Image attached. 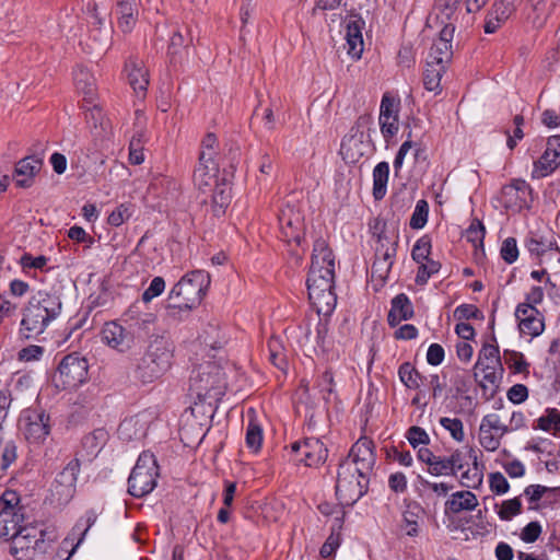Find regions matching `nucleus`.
Segmentation results:
<instances>
[{
	"label": "nucleus",
	"instance_id": "1",
	"mask_svg": "<svg viewBox=\"0 0 560 560\" xmlns=\"http://www.w3.org/2000/svg\"><path fill=\"white\" fill-rule=\"evenodd\" d=\"M175 360L174 341L164 335H153L133 370L142 385L152 384L168 373Z\"/></svg>",
	"mask_w": 560,
	"mask_h": 560
},
{
	"label": "nucleus",
	"instance_id": "2",
	"mask_svg": "<svg viewBox=\"0 0 560 560\" xmlns=\"http://www.w3.org/2000/svg\"><path fill=\"white\" fill-rule=\"evenodd\" d=\"M57 538L55 528L44 523L28 522L11 539L10 553L18 560H32L36 555H44Z\"/></svg>",
	"mask_w": 560,
	"mask_h": 560
},
{
	"label": "nucleus",
	"instance_id": "3",
	"mask_svg": "<svg viewBox=\"0 0 560 560\" xmlns=\"http://www.w3.org/2000/svg\"><path fill=\"white\" fill-rule=\"evenodd\" d=\"M189 395L196 404H209L220 400L225 394L223 372L213 363L200 364L189 376Z\"/></svg>",
	"mask_w": 560,
	"mask_h": 560
},
{
	"label": "nucleus",
	"instance_id": "4",
	"mask_svg": "<svg viewBox=\"0 0 560 560\" xmlns=\"http://www.w3.org/2000/svg\"><path fill=\"white\" fill-rule=\"evenodd\" d=\"M370 477H363L350 460L338 467L336 497L342 506H353L369 490Z\"/></svg>",
	"mask_w": 560,
	"mask_h": 560
},
{
	"label": "nucleus",
	"instance_id": "5",
	"mask_svg": "<svg viewBox=\"0 0 560 560\" xmlns=\"http://www.w3.org/2000/svg\"><path fill=\"white\" fill-rule=\"evenodd\" d=\"M372 125L373 119L370 115H361L343 137L339 153L346 163L355 164L372 151V141L369 135Z\"/></svg>",
	"mask_w": 560,
	"mask_h": 560
},
{
	"label": "nucleus",
	"instance_id": "6",
	"mask_svg": "<svg viewBox=\"0 0 560 560\" xmlns=\"http://www.w3.org/2000/svg\"><path fill=\"white\" fill-rule=\"evenodd\" d=\"M160 468L156 457L150 451L142 452L128 478V493L133 498H143L156 487Z\"/></svg>",
	"mask_w": 560,
	"mask_h": 560
},
{
	"label": "nucleus",
	"instance_id": "7",
	"mask_svg": "<svg viewBox=\"0 0 560 560\" xmlns=\"http://www.w3.org/2000/svg\"><path fill=\"white\" fill-rule=\"evenodd\" d=\"M19 429L31 444H43L51 432V418L40 406H32L21 411Z\"/></svg>",
	"mask_w": 560,
	"mask_h": 560
},
{
	"label": "nucleus",
	"instance_id": "8",
	"mask_svg": "<svg viewBox=\"0 0 560 560\" xmlns=\"http://www.w3.org/2000/svg\"><path fill=\"white\" fill-rule=\"evenodd\" d=\"M88 374V360L77 353H70L60 361L54 381L61 389H75L86 382Z\"/></svg>",
	"mask_w": 560,
	"mask_h": 560
},
{
	"label": "nucleus",
	"instance_id": "9",
	"mask_svg": "<svg viewBox=\"0 0 560 560\" xmlns=\"http://www.w3.org/2000/svg\"><path fill=\"white\" fill-rule=\"evenodd\" d=\"M335 257L328 243L319 237L314 242L307 280H335Z\"/></svg>",
	"mask_w": 560,
	"mask_h": 560
},
{
	"label": "nucleus",
	"instance_id": "10",
	"mask_svg": "<svg viewBox=\"0 0 560 560\" xmlns=\"http://www.w3.org/2000/svg\"><path fill=\"white\" fill-rule=\"evenodd\" d=\"M290 452L306 467L317 468L328 457V448L318 438H304L290 444Z\"/></svg>",
	"mask_w": 560,
	"mask_h": 560
},
{
	"label": "nucleus",
	"instance_id": "11",
	"mask_svg": "<svg viewBox=\"0 0 560 560\" xmlns=\"http://www.w3.org/2000/svg\"><path fill=\"white\" fill-rule=\"evenodd\" d=\"M278 221L282 238L288 242L301 244L304 218L298 205L288 201L278 214Z\"/></svg>",
	"mask_w": 560,
	"mask_h": 560
},
{
	"label": "nucleus",
	"instance_id": "12",
	"mask_svg": "<svg viewBox=\"0 0 560 560\" xmlns=\"http://www.w3.org/2000/svg\"><path fill=\"white\" fill-rule=\"evenodd\" d=\"M121 322L132 335L136 345L138 340L153 336L158 316L150 312H139L137 306H131L122 316Z\"/></svg>",
	"mask_w": 560,
	"mask_h": 560
},
{
	"label": "nucleus",
	"instance_id": "13",
	"mask_svg": "<svg viewBox=\"0 0 560 560\" xmlns=\"http://www.w3.org/2000/svg\"><path fill=\"white\" fill-rule=\"evenodd\" d=\"M54 320L42 308L35 306L34 303L27 302L22 313L20 336L24 339H36Z\"/></svg>",
	"mask_w": 560,
	"mask_h": 560
},
{
	"label": "nucleus",
	"instance_id": "14",
	"mask_svg": "<svg viewBox=\"0 0 560 560\" xmlns=\"http://www.w3.org/2000/svg\"><path fill=\"white\" fill-rule=\"evenodd\" d=\"M206 287L202 282H175L170 292V300L173 301V307L178 310H191L196 307L206 294Z\"/></svg>",
	"mask_w": 560,
	"mask_h": 560
},
{
	"label": "nucleus",
	"instance_id": "15",
	"mask_svg": "<svg viewBox=\"0 0 560 560\" xmlns=\"http://www.w3.org/2000/svg\"><path fill=\"white\" fill-rule=\"evenodd\" d=\"M376 259L371 268L373 280H387L393 265V257L396 254V241L392 242L385 231L377 235Z\"/></svg>",
	"mask_w": 560,
	"mask_h": 560
},
{
	"label": "nucleus",
	"instance_id": "16",
	"mask_svg": "<svg viewBox=\"0 0 560 560\" xmlns=\"http://www.w3.org/2000/svg\"><path fill=\"white\" fill-rule=\"evenodd\" d=\"M308 299L318 315L330 316L337 305L335 282H305Z\"/></svg>",
	"mask_w": 560,
	"mask_h": 560
},
{
	"label": "nucleus",
	"instance_id": "17",
	"mask_svg": "<svg viewBox=\"0 0 560 560\" xmlns=\"http://www.w3.org/2000/svg\"><path fill=\"white\" fill-rule=\"evenodd\" d=\"M375 445L368 438H360L343 460H350L363 477H371L376 462Z\"/></svg>",
	"mask_w": 560,
	"mask_h": 560
},
{
	"label": "nucleus",
	"instance_id": "18",
	"mask_svg": "<svg viewBox=\"0 0 560 560\" xmlns=\"http://www.w3.org/2000/svg\"><path fill=\"white\" fill-rule=\"evenodd\" d=\"M101 339L106 346L120 353L128 352L135 347L132 335L121 319L105 323L101 330Z\"/></svg>",
	"mask_w": 560,
	"mask_h": 560
},
{
	"label": "nucleus",
	"instance_id": "19",
	"mask_svg": "<svg viewBox=\"0 0 560 560\" xmlns=\"http://www.w3.org/2000/svg\"><path fill=\"white\" fill-rule=\"evenodd\" d=\"M73 81L79 93L83 95L86 110L96 119L101 115V108L95 101V79L84 67L78 66L73 71Z\"/></svg>",
	"mask_w": 560,
	"mask_h": 560
},
{
	"label": "nucleus",
	"instance_id": "20",
	"mask_svg": "<svg viewBox=\"0 0 560 560\" xmlns=\"http://www.w3.org/2000/svg\"><path fill=\"white\" fill-rule=\"evenodd\" d=\"M515 318L518 322L521 334L532 338L538 337L544 332V315L529 304H518L515 308Z\"/></svg>",
	"mask_w": 560,
	"mask_h": 560
},
{
	"label": "nucleus",
	"instance_id": "21",
	"mask_svg": "<svg viewBox=\"0 0 560 560\" xmlns=\"http://www.w3.org/2000/svg\"><path fill=\"white\" fill-rule=\"evenodd\" d=\"M97 514L94 510H88L83 517H81L72 528V535L78 534L79 538L73 544V538L67 537L63 539L60 549L58 550L57 557L61 560H70L77 548L84 540V537L89 529L95 524Z\"/></svg>",
	"mask_w": 560,
	"mask_h": 560
},
{
	"label": "nucleus",
	"instance_id": "22",
	"mask_svg": "<svg viewBox=\"0 0 560 560\" xmlns=\"http://www.w3.org/2000/svg\"><path fill=\"white\" fill-rule=\"evenodd\" d=\"M560 165V135L551 136L547 140L544 154L534 163L533 177L541 178L550 175Z\"/></svg>",
	"mask_w": 560,
	"mask_h": 560
},
{
	"label": "nucleus",
	"instance_id": "23",
	"mask_svg": "<svg viewBox=\"0 0 560 560\" xmlns=\"http://www.w3.org/2000/svg\"><path fill=\"white\" fill-rule=\"evenodd\" d=\"M81 463L78 458L71 459L57 475L55 490L59 499L68 502L75 493V485L80 472Z\"/></svg>",
	"mask_w": 560,
	"mask_h": 560
},
{
	"label": "nucleus",
	"instance_id": "24",
	"mask_svg": "<svg viewBox=\"0 0 560 560\" xmlns=\"http://www.w3.org/2000/svg\"><path fill=\"white\" fill-rule=\"evenodd\" d=\"M455 26L452 23L445 24L440 32V37L433 43L428 61L444 66L451 61L453 56L452 39Z\"/></svg>",
	"mask_w": 560,
	"mask_h": 560
},
{
	"label": "nucleus",
	"instance_id": "25",
	"mask_svg": "<svg viewBox=\"0 0 560 560\" xmlns=\"http://www.w3.org/2000/svg\"><path fill=\"white\" fill-rule=\"evenodd\" d=\"M219 171L218 163L212 159V153H200L199 163L194 172V183L196 187L206 192L218 183L217 174Z\"/></svg>",
	"mask_w": 560,
	"mask_h": 560
},
{
	"label": "nucleus",
	"instance_id": "26",
	"mask_svg": "<svg viewBox=\"0 0 560 560\" xmlns=\"http://www.w3.org/2000/svg\"><path fill=\"white\" fill-rule=\"evenodd\" d=\"M530 186L523 179H514L503 186L502 201L506 209L521 210L527 205V196L530 195Z\"/></svg>",
	"mask_w": 560,
	"mask_h": 560
},
{
	"label": "nucleus",
	"instance_id": "27",
	"mask_svg": "<svg viewBox=\"0 0 560 560\" xmlns=\"http://www.w3.org/2000/svg\"><path fill=\"white\" fill-rule=\"evenodd\" d=\"M43 165L42 159L30 155L20 160L14 168L13 180L20 188H28L34 184L36 174L40 171Z\"/></svg>",
	"mask_w": 560,
	"mask_h": 560
},
{
	"label": "nucleus",
	"instance_id": "28",
	"mask_svg": "<svg viewBox=\"0 0 560 560\" xmlns=\"http://www.w3.org/2000/svg\"><path fill=\"white\" fill-rule=\"evenodd\" d=\"M90 284V293L85 301V308L90 312L96 307L109 305L115 298L114 282H88Z\"/></svg>",
	"mask_w": 560,
	"mask_h": 560
},
{
	"label": "nucleus",
	"instance_id": "29",
	"mask_svg": "<svg viewBox=\"0 0 560 560\" xmlns=\"http://www.w3.org/2000/svg\"><path fill=\"white\" fill-rule=\"evenodd\" d=\"M363 26L364 21L357 15L351 16L346 24V48L353 59H359L363 52Z\"/></svg>",
	"mask_w": 560,
	"mask_h": 560
},
{
	"label": "nucleus",
	"instance_id": "30",
	"mask_svg": "<svg viewBox=\"0 0 560 560\" xmlns=\"http://www.w3.org/2000/svg\"><path fill=\"white\" fill-rule=\"evenodd\" d=\"M525 246L532 255L540 257L542 262L547 259H556L560 262V250L551 240L532 235L526 240Z\"/></svg>",
	"mask_w": 560,
	"mask_h": 560
},
{
	"label": "nucleus",
	"instance_id": "31",
	"mask_svg": "<svg viewBox=\"0 0 560 560\" xmlns=\"http://www.w3.org/2000/svg\"><path fill=\"white\" fill-rule=\"evenodd\" d=\"M415 315L412 303L405 293H399L392 300V306L387 315L390 327L397 326L401 320H408Z\"/></svg>",
	"mask_w": 560,
	"mask_h": 560
},
{
	"label": "nucleus",
	"instance_id": "32",
	"mask_svg": "<svg viewBox=\"0 0 560 560\" xmlns=\"http://www.w3.org/2000/svg\"><path fill=\"white\" fill-rule=\"evenodd\" d=\"M28 302L34 303L35 306L42 308L44 313L56 319L62 308L60 296L56 292L38 291L34 294Z\"/></svg>",
	"mask_w": 560,
	"mask_h": 560
},
{
	"label": "nucleus",
	"instance_id": "33",
	"mask_svg": "<svg viewBox=\"0 0 560 560\" xmlns=\"http://www.w3.org/2000/svg\"><path fill=\"white\" fill-rule=\"evenodd\" d=\"M264 441L262 427L257 419L256 411L249 408L247 411V427L245 434V444L254 453H258Z\"/></svg>",
	"mask_w": 560,
	"mask_h": 560
},
{
	"label": "nucleus",
	"instance_id": "34",
	"mask_svg": "<svg viewBox=\"0 0 560 560\" xmlns=\"http://www.w3.org/2000/svg\"><path fill=\"white\" fill-rule=\"evenodd\" d=\"M28 522L25 513L10 514L9 512H0V538L10 541L19 534L20 528Z\"/></svg>",
	"mask_w": 560,
	"mask_h": 560
},
{
	"label": "nucleus",
	"instance_id": "35",
	"mask_svg": "<svg viewBox=\"0 0 560 560\" xmlns=\"http://www.w3.org/2000/svg\"><path fill=\"white\" fill-rule=\"evenodd\" d=\"M117 13L119 14L118 26L129 33L138 20V4L136 0H117Z\"/></svg>",
	"mask_w": 560,
	"mask_h": 560
},
{
	"label": "nucleus",
	"instance_id": "36",
	"mask_svg": "<svg viewBox=\"0 0 560 560\" xmlns=\"http://www.w3.org/2000/svg\"><path fill=\"white\" fill-rule=\"evenodd\" d=\"M478 506V500L471 491H457L445 502V511L458 514L462 511H474Z\"/></svg>",
	"mask_w": 560,
	"mask_h": 560
},
{
	"label": "nucleus",
	"instance_id": "37",
	"mask_svg": "<svg viewBox=\"0 0 560 560\" xmlns=\"http://www.w3.org/2000/svg\"><path fill=\"white\" fill-rule=\"evenodd\" d=\"M406 509L402 513L404 529L407 536L416 537L419 534L418 521L424 514L423 508L416 501L405 500Z\"/></svg>",
	"mask_w": 560,
	"mask_h": 560
},
{
	"label": "nucleus",
	"instance_id": "38",
	"mask_svg": "<svg viewBox=\"0 0 560 560\" xmlns=\"http://www.w3.org/2000/svg\"><path fill=\"white\" fill-rule=\"evenodd\" d=\"M198 339L213 350L222 348L226 342L225 335L222 332L220 323L215 318H211L206 324Z\"/></svg>",
	"mask_w": 560,
	"mask_h": 560
},
{
	"label": "nucleus",
	"instance_id": "39",
	"mask_svg": "<svg viewBox=\"0 0 560 560\" xmlns=\"http://www.w3.org/2000/svg\"><path fill=\"white\" fill-rule=\"evenodd\" d=\"M501 364L499 347L494 343H483L475 370H493L500 368Z\"/></svg>",
	"mask_w": 560,
	"mask_h": 560
},
{
	"label": "nucleus",
	"instance_id": "40",
	"mask_svg": "<svg viewBox=\"0 0 560 560\" xmlns=\"http://www.w3.org/2000/svg\"><path fill=\"white\" fill-rule=\"evenodd\" d=\"M128 71L129 84L136 93H144L149 84L148 70L136 61H129L126 65Z\"/></svg>",
	"mask_w": 560,
	"mask_h": 560
},
{
	"label": "nucleus",
	"instance_id": "41",
	"mask_svg": "<svg viewBox=\"0 0 560 560\" xmlns=\"http://www.w3.org/2000/svg\"><path fill=\"white\" fill-rule=\"evenodd\" d=\"M345 522V513H341V516L335 517L334 523L331 525V533L324 542V545L320 547L319 555L323 558H329L332 556L338 547L340 546L341 541V529Z\"/></svg>",
	"mask_w": 560,
	"mask_h": 560
},
{
	"label": "nucleus",
	"instance_id": "42",
	"mask_svg": "<svg viewBox=\"0 0 560 560\" xmlns=\"http://www.w3.org/2000/svg\"><path fill=\"white\" fill-rule=\"evenodd\" d=\"M210 190L212 191V211L215 217H220L225 212L231 201V188L226 183H215Z\"/></svg>",
	"mask_w": 560,
	"mask_h": 560
},
{
	"label": "nucleus",
	"instance_id": "43",
	"mask_svg": "<svg viewBox=\"0 0 560 560\" xmlns=\"http://www.w3.org/2000/svg\"><path fill=\"white\" fill-rule=\"evenodd\" d=\"M389 177V164L380 162L373 170V197L375 200L384 198L387 191V183Z\"/></svg>",
	"mask_w": 560,
	"mask_h": 560
},
{
	"label": "nucleus",
	"instance_id": "44",
	"mask_svg": "<svg viewBox=\"0 0 560 560\" xmlns=\"http://www.w3.org/2000/svg\"><path fill=\"white\" fill-rule=\"evenodd\" d=\"M269 362L277 369L284 371L288 368V360L282 340L279 337L271 336L267 341Z\"/></svg>",
	"mask_w": 560,
	"mask_h": 560
},
{
	"label": "nucleus",
	"instance_id": "45",
	"mask_svg": "<svg viewBox=\"0 0 560 560\" xmlns=\"http://www.w3.org/2000/svg\"><path fill=\"white\" fill-rule=\"evenodd\" d=\"M490 424L488 416H483L479 425V443L487 452H494L501 443L500 436L497 435L493 428H490Z\"/></svg>",
	"mask_w": 560,
	"mask_h": 560
},
{
	"label": "nucleus",
	"instance_id": "46",
	"mask_svg": "<svg viewBox=\"0 0 560 560\" xmlns=\"http://www.w3.org/2000/svg\"><path fill=\"white\" fill-rule=\"evenodd\" d=\"M400 382L409 389H417L424 378L423 375L410 363L404 362L398 369Z\"/></svg>",
	"mask_w": 560,
	"mask_h": 560
},
{
	"label": "nucleus",
	"instance_id": "47",
	"mask_svg": "<svg viewBox=\"0 0 560 560\" xmlns=\"http://www.w3.org/2000/svg\"><path fill=\"white\" fill-rule=\"evenodd\" d=\"M460 3L462 0H436L434 7L436 19L444 25L451 23L456 18Z\"/></svg>",
	"mask_w": 560,
	"mask_h": 560
},
{
	"label": "nucleus",
	"instance_id": "48",
	"mask_svg": "<svg viewBox=\"0 0 560 560\" xmlns=\"http://www.w3.org/2000/svg\"><path fill=\"white\" fill-rule=\"evenodd\" d=\"M445 71L444 66H439L430 61L427 62V68L423 73V84L428 91L438 92L441 86V78Z\"/></svg>",
	"mask_w": 560,
	"mask_h": 560
},
{
	"label": "nucleus",
	"instance_id": "49",
	"mask_svg": "<svg viewBox=\"0 0 560 560\" xmlns=\"http://www.w3.org/2000/svg\"><path fill=\"white\" fill-rule=\"evenodd\" d=\"M20 502V494L15 490L5 489L0 497L2 505L0 512H9L10 514L25 513V508Z\"/></svg>",
	"mask_w": 560,
	"mask_h": 560
},
{
	"label": "nucleus",
	"instance_id": "50",
	"mask_svg": "<svg viewBox=\"0 0 560 560\" xmlns=\"http://www.w3.org/2000/svg\"><path fill=\"white\" fill-rule=\"evenodd\" d=\"M190 42L191 38L186 39L180 31L173 33L167 49L171 62H176L182 57L183 51L188 47Z\"/></svg>",
	"mask_w": 560,
	"mask_h": 560
},
{
	"label": "nucleus",
	"instance_id": "51",
	"mask_svg": "<svg viewBox=\"0 0 560 560\" xmlns=\"http://www.w3.org/2000/svg\"><path fill=\"white\" fill-rule=\"evenodd\" d=\"M551 428L560 431V411L556 408H547L546 416L539 417L533 424L534 430L549 431Z\"/></svg>",
	"mask_w": 560,
	"mask_h": 560
},
{
	"label": "nucleus",
	"instance_id": "52",
	"mask_svg": "<svg viewBox=\"0 0 560 560\" xmlns=\"http://www.w3.org/2000/svg\"><path fill=\"white\" fill-rule=\"evenodd\" d=\"M108 432L103 429H95L82 439V445L91 453L98 452L107 441Z\"/></svg>",
	"mask_w": 560,
	"mask_h": 560
},
{
	"label": "nucleus",
	"instance_id": "53",
	"mask_svg": "<svg viewBox=\"0 0 560 560\" xmlns=\"http://www.w3.org/2000/svg\"><path fill=\"white\" fill-rule=\"evenodd\" d=\"M440 424L450 432L451 436L456 442H463L465 440L464 424L458 418L442 417Z\"/></svg>",
	"mask_w": 560,
	"mask_h": 560
},
{
	"label": "nucleus",
	"instance_id": "54",
	"mask_svg": "<svg viewBox=\"0 0 560 560\" xmlns=\"http://www.w3.org/2000/svg\"><path fill=\"white\" fill-rule=\"evenodd\" d=\"M522 513V502L518 497L502 502L498 515L502 521H511L514 516Z\"/></svg>",
	"mask_w": 560,
	"mask_h": 560
},
{
	"label": "nucleus",
	"instance_id": "55",
	"mask_svg": "<svg viewBox=\"0 0 560 560\" xmlns=\"http://www.w3.org/2000/svg\"><path fill=\"white\" fill-rule=\"evenodd\" d=\"M90 311L85 308V306L80 310L73 317L69 318L67 323L66 329L68 330V336L70 337L73 335L77 330L85 328L91 329L92 325L86 326V322L89 319Z\"/></svg>",
	"mask_w": 560,
	"mask_h": 560
},
{
	"label": "nucleus",
	"instance_id": "56",
	"mask_svg": "<svg viewBox=\"0 0 560 560\" xmlns=\"http://www.w3.org/2000/svg\"><path fill=\"white\" fill-rule=\"evenodd\" d=\"M429 206L423 199L416 205L415 211L410 218V226L412 229H422L428 221Z\"/></svg>",
	"mask_w": 560,
	"mask_h": 560
},
{
	"label": "nucleus",
	"instance_id": "57",
	"mask_svg": "<svg viewBox=\"0 0 560 560\" xmlns=\"http://www.w3.org/2000/svg\"><path fill=\"white\" fill-rule=\"evenodd\" d=\"M474 460V469H467L462 474L460 483L463 487L477 489L482 483V472L478 469L477 456Z\"/></svg>",
	"mask_w": 560,
	"mask_h": 560
},
{
	"label": "nucleus",
	"instance_id": "58",
	"mask_svg": "<svg viewBox=\"0 0 560 560\" xmlns=\"http://www.w3.org/2000/svg\"><path fill=\"white\" fill-rule=\"evenodd\" d=\"M486 229L479 220H472L468 229L466 230L465 236L468 242L472 243L475 247L482 246Z\"/></svg>",
	"mask_w": 560,
	"mask_h": 560
},
{
	"label": "nucleus",
	"instance_id": "59",
	"mask_svg": "<svg viewBox=\"0 0 560 560\" xmlns=\"http://www.w3.org/2000/svg\"><path fill=\"white\" fill-rule=\"evenodd\" d=\"M406 439L410 445L416 448L419 445L430 444V436L424 429L418 425L410 427L406 432Z\"/></svg>",
	"mask_w": 560,
	"mask_h": 560
},
{
	"label": "nucleus",
	"instance_id": "60",
	"mask_svg": "<svg viewBox=\"0 0 560 560\" xmlns=\"http://www.w3.org/2000/svg\"><path fill=\"white\" fill-rule=\"evenodd\" d=\"M381 132L386 142H388L399 130L398 116H380Z\"/></svg>",
	"mask_w": 560,
	"mask_h": 560
},
{
	"label": "nucleus",
	"instance_id": "61",
	"mask_svg": "<svg viewBox=\"0 0 560 560\" xmlns=\"http://www.w3.org/2000/svg\"><path fill=\"white\" fill-rule=\"evenodd\" d=\"M431 250V241L428 236H422L419 238L411 252V256L413 260H416L418 264L422 262L427 259H429V254Z\"/></svg>",
	"mask_w": 560,
	"mask_h": 560
},
{
	"label": "nucleus",
	"instance_id": "62",
	"mask_svg": "<svg viewBox=\"0 0 560 560\" xmlns=\"http://www.w3.org/2000/svg\"><path fill=\"white\" fill-rule=\"evenodd\" d=\"M489 487L497 495L504 494L510 490L509 481L500 471L489 474Z\"/></svg>",
	"mask_w": 560,
	"mask_h": 560
},
{
	"label": "nucleus",
	"instance_id": "63",
	"mask_svg": "<svg viewBox=\"0 0 560 560\" xmlns=\"http://www.w3.org/2000/svg\"><path fill=\"white\" fill-rule=\"evenodd\" d=\"M454 317L458 320L482 318L481 311L472 304H460L454 311Z\"/></svg>",
	"mask_w": 560,
	"mask_h": 560
},
{
	"label": "nucleus",
	"instance_id": "64",
	"mask_svg": "<svg viewBox=\"0 0 560 560\" xmlns=\"http://www.w3.org/2000/svg\"><path fill=\"white\" fill-rule=\"evenodd\" d=\"M500 255L502 259L508 262H514L518 257V248L517 243L514 237H508L503 241L500 249Z\"/></svg>",
	"mask_w": 560,
	"mask_h": 560
}]
</instances>
